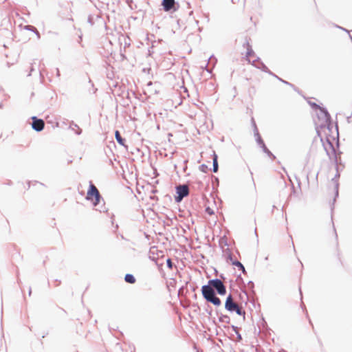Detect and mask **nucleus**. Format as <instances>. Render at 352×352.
<instances>
[{
  "instance_id": "f257e3e1",
  "label": "nucleus",
  "mask_w": 352,
  "mask_h": 352,
  "mask_svg": "<svg viewBox=\"0 0 352 352\" xmlns=\"http://www.w3.org/2000/svg\"><path fill=\"white\" fill-rule=\"evenodd\" d=\"M214 287L219 295H224L226 293V289L223 282L219 279H213L208 281V285H204L201 288V292L205 299L212 302L216 306L221 305L220 299L215 296Z\"/></svg>"
},
{
  "instance_id": "f03ea898",
  "label": "nucleus",
  "mask_w": 352,
  "mask_h": 352,
  "mask_svg": "<svg viewBox=\"0 0 352 352\" xmlns=\"http://www.w3.org/2000/svg\"><path fill=\"white\" fill-rule=\"evenodd\" d=\"M225 308L229 311H235L238 315L245 316V311L237 303L234 302L231 295H229L226 298Z\"/></svg>"
},
{
  "instance_id": "7ed1b4c3",
  "label": "nucleus",
  "mask_w": 352,
  "mask_h": 352,
  "mask_svg": "<svg viewBox=\"0 0 352 352\" xmlns=\"http://www.w3.org/2000/svg\"><path fill=\"white\" fill-rule=\"evenodd\" d=\"M86 199L93 203L94 206H97L100 201V195L97 188L91 184L87 191Z\"/></svg>"
},
{
  "instance_id": "20e7f679",
  "label": "nucleus",
  "mask_w": 352,
  "mask_h": 352,
  "mask_svg": "<svg viewBox=\"0 0 352 352\" xmlns=\"http://www.w3.org/2000/svg\"><path fill=\"white\" fill-rule=\"evenodd\" d=\"M314 107L316 108V109L318 111L317 112V116L320 120H321L320 126H325L328 124L329 121V114L327 111L324 109L320 108L317 104H314Z\"/></svg>"
},
{
  "instance_id": "39448f33",
  "label": "nucleus",
  "mask_w": 352,
  "mask_h": 352,
  "mask_svg": "<svg viewBox=\"0 0 352 352\" xmlns=\"http://www.w3.org/2000/svg\"><path fill=\"white\" fill-rule=\"evenodd\" d=\"M177 196L175 197V200L179 202L182 199L187 196L189 193L188 187L186 185L179 186L176 188Z\"/></svg>"
},
{
  "instance_id": "423d86ee",
  "label": "nucleus",
  "mask_w": 352,
  "mask_h": 352,
  "mask_svg": "<svg viewBox=\"0 0 352 352\" xmlns=\"http://www.w3.org/2000/svg\"><path fill=\"white\" fill-rule=\"evenodd\" d=\"M243 46L246 49V53H245L246 60L249 63H254L256 59V56L254 54V52H253V50L251 48V45H250V43L248 42H247L244 44Z\"/></svg>"
},
{
  "instance_id": "0eeeda50",
  "label": "nucleus",
  "mask_w": 352,
  "mask_h": 352,
  "mask_svg": "<svg viewBox=\"0 0 352 352\" xmlns=\"http://www.w3.org/2000/svg\"><path fill=\"white\" fill-rule=\"evenodd\" d=\"M32 128L36 131H41L44 129L45 122L41 119H38L36 117H32Z\"/></svg>"
},
{
  "instance_id": "6e6552de",
  "label": "nucleus",
  "mask_w": 352,
  "mask_h": 352,
  "mask_svg": "<svg viewBox=\"0 0 352 352\" xmlns=\"http://www.w3.org/2000/svg\"><path fill=\"white\" fill-rule=\"evenodd\" d=\"M175 4V0H163L162 5L164 7V10L168 12L174 8Z\"/></svg>"
},
{
  "instance_id": "1a4fd4ad",
  "label": "nucleus",
  "mask_w": 352,
  "mask_h": 352,
  "mask_svg": "<svg viewBox=\"0 0 352 352\" xmlns=\"http://www.w3.org/2000/svg\"><path fill=\"white\" fill-rule=\"evenodd\" d=\"M334 168H335L336 173L335 175V177L332 179V182H333V185L336 192H338V186H339L338 179L340 177V174L338 173V165L335 164Z\"/></svg>"
},
{
  "instance_id": "9d476101",
  "label": "nucleus",
  "mask_w": 352,
  "mask_h": 352,
  "mask_svg": "<svg viewBox=\"0 0 352 352\" xmlns=\"http://www.w3.org/2000/svg\"><path fill=\"white\" fill-rule=\"evenodd\" d=\"M257 142L259 144L261 145L262 148H263V151L267 153L270 156L273 157V159L275 158V157L272 154V153L268 150V148L266 147V146L264 144L263 140L261 139V137H258L257 139Z\"/></svg>"
},
{
  "instance_id": "9b49d317",
  "label": "nucleus",
  "mask_w": 352,
  "mask_h": 352,
  "mask_svg": "<svg viewBox=\"0 0 352 352\" xmlns=\"http://www.w3.org/2000/svg\"><path fill=\"white\" fill-rule=\"evenodd\" d=\"M115 136H116V139L117 140V142L122 146H125V141L121 137L120 135V133L118 131H116L115 132Z\"/></svg>"
},
{
  "instance_id": "f8f14e48",
  "label": "nucleus",
  "mask_w": 352,
  "mask_h": 352,
  "mask_svg": "<svg viewBox=\"0 0 352 352\" xmlns=\"http://www.w3.org/2000/svg\"><path fill=\"white\" fill-rule=\"evenodd\" d=\"M124 280L126 282L131 283V284H133L135 283V278L132 274H126V276L124 277Z\"/></svg>"
},
{
  "instance_id": "ddd939ff",
  "label": "nucleus",
  "mask_w": 352,
  "mask_h": 352,
  "mask_svg": "<svg viewBox=\"0 0 352 352\" xmlns=\"http://www.w3.org/2000/svg\"><path fill=\"white\" fill-rule=\"evenodd\" d=\"M218 170V163H217V155H214L213 157V171L217 173Z\"/></svg>"
},
{
  "instance_id": "4468645a",
  "label": "nucleus",
  "mask_w": 352,
  "mask_h": 352,
  "mask_svg": "<svg viewBox=\"0 0 352 352\" xmlns=\"http://www.w3.org/2000/svg\"><path fill=\"white\" fill-rule=\"evenodd\" d=\"M233 264L238 267L240 270H241L243 272H245V268L243 267V265L239 262V261H236V262H234Z\"/></svg>"
},
{
  "instance_id": "2eb2a0df",
  "label": "nucleus",
  "mask_w": 352,
  "mask_h": 352,
  "mask_svg": "<svg viewBox=\"0 0 352 352\" xmlns=\"http://www.w3.org/2000/svg\"><path fill=\"white\" fill-rule=\"evenodd\" d=\"M166 263H167V265H168V268L170 270H172V268H173V263H172L170 258H168L166 260Z\"/></svg>"
},
{
  "instance_id": "dca6fc26",
  "label": "nucleus",
  "mask_w": 352,
  "mask_h": 352,
  "mask_svg": "<svg viewBox=\"0 0 352 352\" xmlns=\"http://www.w3.org/2000/svg\"><path fill=\"white\" fill-rule=\"evenodd\" d=\"M206 212H207L208 214H210V215H212V214H213V213H214V212H213V210H212V209H210V208H207L206 209Z\"/></svg>"
}]
</instances>
